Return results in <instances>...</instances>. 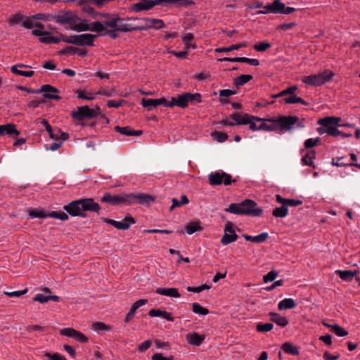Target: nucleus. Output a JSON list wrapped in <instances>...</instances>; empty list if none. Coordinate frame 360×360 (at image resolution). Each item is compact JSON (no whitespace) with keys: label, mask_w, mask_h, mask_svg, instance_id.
I'll list each match as a JSON object with an SVG mask.
<instances>
[{"label":"nucleus","mask_w":360,"mask_h":360,"mask_svg":"<svg viewBox=\"0 0 360 360\" xmlns=\"http://www.w3.org/2000/svg\"><path fill=\"white\" fill-rule=\"evenodd\" d=\"M154 200L155 198L152 195L142 193H122L114 195L110 193H105L101 198L103 202L108 203L111 205H129L136 202L141 205H150Z\"/></svg>","instance_id":"nucleus-1"},{"label":"nucleus","mask_w":360,"mask_h":360,"mask_svg":"<svg viewBox=\"0 0 360 360\" xmlns=\"http://www.w3.org/2000/svg\"><path fill=\"white\" fill-rule=\"evenodd\" d=\"M63 209L72 217H86V212L99 214L101 207L91 198L73 200L64 205Z\"/></svg>","instance_id":"nucleus-2"},{"label":"nucleus","mask_w":360,"mask_h":360,"mask_svg":"<svg viewBox=\"0 0 360 360\" xmlns=\"http://www.w3.org/2000/svg\"><path fill=\"white\" fill-rule=\"evenodd\" d=\"M226 212L235 214H243L252 217H259L263 210L257 207V203L252 200H245L240 203H231L229 207L225 209Z\"/></svg>","instance_id":"nucleus-3"},{"label":"nucleus","mask_w":360,"mask_h":360,"mask_svg":"<svg viewBox=\"0 0 360 360\" xmlns=\"http://www.w3.org/2000/svg\"><path fill=\"white\" fill-rule=\"evenodd\" d=\"M341 118L338 117L328 116L319 119L316 124L320 125L316 128V132L320 135L326 134L328 136H337L340 134V131L338 129L340 125Z\"/></svg>","instance_id":"nucleus-4"},{"label":"nucleus","mask_w":360,"mask_h":360,"mask_svg":"<svg viewBox=\"0 0 360 360\" xmlns=\"http://www.w3.org/2000/svg\"><path fill=\"white\" fill-rule=\"evenodd\" d=\"M82 19L71 11H60L58 13L57 23L65 25H68L71 30L78 32L77 27L80 25Z\"/></svg>","instance_id":"nucleus-5"},{"label":"nucleus","mask_w":360,"mask_h":360,"mask_svg":"<svg viewBox=\"0 0 360 360\" xmlns=\"http://www.w3.org/2000/svg\"><path fill=\"white\" fill-rule=\"evenodd\" d=\"M61 37L62 41L68 44L77 46H94V41L96 35L92 34H82L68 37L61 34Z\"/></svg>","instance_id":"nucleus-6"},{"label":"nucleus","mask_w":360,"mask_h":360,"mask_svg":"<svg viewBox=\"0 0 360 360\" xmlns=\"http://www.w3.org/2000/svg\"><path fill=\"white\" fill-rule=\"evenodd\" d=\"M209 184L211 186H219L224 184L225 186L231 184L232 182H235V179H232L230 174L224 172L222 170L216 171L211 172L208 175Z\"/></svg>","instance_id":"nucleus-7"},{"label":"nucleus","mask_w":360,"mask_h":360,"mask_svg":"<svg viewBox=\"0 0 360 360\" xmlns=\"http://www.w3.org/2000/svg\"><path fill=\"white\" fill-rule=\"evenodd\" d=\"M29 93L33 94H41L44 93L43 96L47 99H53L58 101L60 99V96L57 95L59 92V90L56 87L50 85V84H44L41 86L40 89H29L27 90Z\"/></svg>","instance_id":"nucleus-8"},{"label":"nucleus","mask_w":360,"mask_h":360,"mask_svg":"<svg viewBox=\"0 0 360 360\" xmlns=\"http://www.w3.org/2000/svg\"><path fill=\"white\" fill-rule=\"evenodd\" d=\"M78 32L92 31L101 33L105 30L104 25L99 21L89 23V20L83 19L80 21V25L77 27Z\"/></svg>","instance_id":"nucleus-9"},{"label":"nucleus","mask_w":360,"mask_h":360,"mask_svg":"<svg viewBox=\"0 0 360 360\" xmlns=\"http://www.w3.org/2000/svg\"><path fill=\"white\" fill-rule=\"evenodd\" d=\"M278 129L280 130L290 131L292 127L299 124V118L296 116H280L277 117Z\"/></svg>","instance_id":"nucleus-10"},{"label":"nucleus","mask_w":360,"mask_h":360,"mask_svg":"<svg viewBox=\"0 0 360 360\" xmlns=\"http://www.w3.org/2000/svg\"><path fill=\"white\" fill-rule=\"evenodd\" d=\"M71 115L73 118L82 121L86 118H94L96 113L94 110L87 105H84L78 107L77 110L71 112Z\"/></svg>","instance_id":"nucleus-11"},{"label":"nucleus","mask_w":360,"mask_h":360,"mask_svg":"<svg viewBox=\"0 0 360 360\" xmlns=\"http://www.w3.org/2000/svg\"><path fill=\"white\" fill-rule=\"evenodd\" d=\"M191 93L187 92L177 95L176 97H172L171 99V106H179L185 108L189 103L188 99L191 98Z\"/></svg>","instance_id":"nucleus-12"},{"label":"nucleus","mask_w":360,"mask_h":360,"mask_svg":"<svg viewBox=\"0 0 360 360\" xmlns=\"http://www.w3.org/2000/svg\"><path fill=\"white\" fill-rule=\"evenodd\" d=\"M60 333L63 335L72 338L82 343L86 342L88 340V338L84 334L73 328H63L60 330Z\"/></svg>","instance_id":"nucleus-13"},{"label":"nucleus","mask_w":360,"mask_h":360,"mask_svg":"<svg viewBox=\"0 0 360 360\" xmlns=\"http://www.w3.org/2000/svg\"><path fill=\"white\" fill-rule=\"evenodd\" d=\"M20 132L16 129L14 124H0V136L8 135L12 137H17Z\"/></svg>","instance_id":"nucleus-14"},{"label":"nucleus","mask_w":360,"mask_h":360,"mask_svg":"<svg viewBox=\"0 0 360 360\" xmlns=\"http://www.w3.org/2000/svg\"><path fill=\"white\" fill-rule=\"evenodd\" d=\"M153 8V4L150 0H141L139 2L134 4L131 6L130 10L135 12H141L142 11H148Z\"/></svg>","instance_id":"nucleus-15"},{"label":"nucleus","mask_w":360,"mask_h":360,"mask_svg":"<svg viewBox=\"0 0 360 360\" xmlns=\"http://www.w3.org/2000/svg\"><path fill=\"white\" fill-rule=\"evenodd\" d=\"M278 6H283L281 5V2L279 1H274L271 4H266V6H263L264 10L259 11L257 12L258 14H267V13H278L279 8Z\"/></svg>","instance_id":"nucleus-16"},{"label":"nucleus","mask_w":360,"mask_h":360,"mask_svg":"<svg viewBox=\"0 0 360 360\" xmlns=\"http://www.w3.org/2000/svg\"><path fill=\"white\" fill-rule=\"evenodd\" d=\"M334 74L328 70H324L316 75V86L323 85L330 81H331Z\"/></svg>","instance_id":"nucleus-17"},{"label":"nucleus","mask_w":360,"mask_h":360,"mask_svg":"<svg viewBox=\"0 0 360 360\" xmlns=\"http://www.w3.org/2000/svg\"><path fill=\"white\" fill-rule=\"evenodd\" d=\"M248 114H240L236 112H233L230 115V118L232 119L234 122H233V126L240 125V124H248L250 122L248 119Z\"/></svg>","instance_id":"nucleus-18"},{"label":"nucleus","mask_w":360,"mask_h":360,"mask_svg":"<svg viewBox=\"0 0 360 360\" xmlns=\"http://www.w3.org/2000/svg\"><path fill=\"white\" fill-rule=\"evenodd\" d=\"M266 121L268 122H266L264 120L263 121H262V123L259 125V128H260V130L270 131L278 129L277 118L269 119Z\"/></svg>","instance_id":"nucleus-19"},{"label":"nucleus","mask_w":360,"mask_h":360,"mask_svg":"<svg viewBox=\"0 0 360 360\" xmlns=\"http://www.w3.org/2000/svg\"><path fill=\"white\" fill-rule=\"evenodd\" d=\"M186 340L190 345L193 346H200L205 340L204 335H200L198 333H190L186 335Z\"/></svg>","instance_id":"nucleus-20"},{"label":"nucleus","mask_w":360,"mask_h":360,"mask_svg":"<svg viewBox=\"0 0 360 360\" xmlns=\"http://www.w3.org/2000/svg\"><path fill=\"white\" fill-rule=\"evenodd\" d=\"M135 224L134 219L130 214H127L123 221H116L115 228L119 230H127L131 224Z\"/></svg>","instance_id":"nucleus-21"},{"label":"nucleus","mask_w":360,"mask_h":360,"mask_svg":"<svg viewBox=\"0 0 360 360\" xmlns=\"http://www.w3.org/2000/svg\"><path fill=\"white\" fill-rule=\"evenodd\" d=\"M155 292L157 294L168 296L171 297H179L180 294L176 288H159L156 290Z\"/></svg>","instance_id":"nucleus-22"},{"label":"nucleus","mask_w":360,"mask_h":360,"mask_svg":"<svg viewBox=\"0 0 360 360\" xmlns=\"http://www.w3.org/2000/svg\"><path fill=\"white\" fill-rule=\"evenodd\" d=\"M115 130L117 132H119L125 136H139V135L142 134L141 130H134V129H131L128 126L123 127H120V126H116L115 127Z\"/></svg>","instance_id":"nucleus-23"},{"label":"nucleus","mask_w":360,"mask_h":360,"mask_svg":"<svg viewBox=\"0 0 360 360\" xmlns=\"http://www.w3.org/2000/svg\"><path fill=\"white\" fill-rule=\"evenodd\" d=\"M281 349L283 351L290 355L297 356L299 354L298 347L294 345L290 342H286L283 343L281 346Z\"/></svg>","instance_id":"nucleus-24"},{"label":"nucleus","mask_w":360,"mask_h":360,"mask_svg":"<svg viewBox=\"0 0 360 360\" xmlns=\"http://www.w3.org/2000/svg\"><path fill=\"white\" fill-rule=\"evenodd\" d=\"M296 307L295 300L292 298H285L280 301L278 304L279 310L291 309Z\"/></svg>","instance_id":"nucleus-25"},{"label":"nucleus","mask_w":360,"mask_h":360,"mask_svg":"<svg viewBox=\"0 0 360 360\" xmlns=\"http://www.w3.org/2000/svg\"><path fill=\"white\" fill-rule=\"evenodd\" d=\"M185 230L188 234L191 235L196 231H202V227L200 226L199 221H191L186 224Z\"/></svg>","instance_id":"nucleus-26"},{"label":"nucleus","mask_w":360,"mask_h":360,"mask_svg":"<svg viewBox=\"0 0 360 360\" xmlns=\"http://www.w3.org/2000/svg\"><path fill=\"white\" fill-rule=\"evenodd\" d=\"M269 316L271 320L280 326L285 327L288 323V321L286 318L280 316L277 313L271 312L269 314Z\"/></svg>","instance_id":"nucleus-27"},{"label":"nucleus","mask_w":360,"mask_h":360,"mask_svg":"<svg viewBox=\"0 0 360 360\" xmlns=\"http://www.w3.org/2000/svg\"><path fill=\"white\" fill-rule=\"evenodd\" d=\"M323 324L324 326H326V327L330 328L331 329V330L334 333H335L336 335H338L339 337H344L348 334V333L346 330H345L342 327H341L337 324L330 325V324L326 323L325 322H323Z\"/></svg>","instance_id":"nucleus-28"},{"label":"nucleus","mask_w":360,"mask_h":360,"mask_svg":"<svg viewBox=\"0 0 360 360\" xmlns=\"http://www.w3.org/2000/svg\"><path fill=\"white\" fill-rule=\"evenodd\" d=\"M283 103L285 104H292V103H302L303 105H306L307 103L300 97H297L295 95H288L286 96H284V98L282 99Z\"/></svg>","instance_id":"nucleus-29"},{"label":"nucleus","mask_w":360,"mask_h":360,"mask_svg":"<svg viewBox=\"0 0 360 360\" xmlns=\"http://www.w3.org/2000/svg\"><path fill=\"white\" fill-rule=\"evenodd\" d=\"M252 79L253 77L250 75H241L234 79L233 84L237 88H238L239 86L244 85Z\"/></svg>","instance_id":"nucleus-30"},{"label":"nucleus","mask_w":360,"mask_h":360,"mask_svg":"<svg viewBox=\"0 0 360 360\" xmlns=\"http://www.w3.org/2000/svg\"><path fill=\"white\" fill-rule=\"evenodd\" d=\"M315 158V152L314 150H311L309 152H307L305 155H303L302 158V162L303 165H309L315 167V165L313 162V159Z\"/></svg>","instance_id":"nucleus-31"},{"label":"nucleus","mask_w":360,"mask_h":360,"mask_svg":"<svg viewBox=\"0 0 360 360\" xmlns=\"http://www.w3.org/2000/svg\"><path fill=\"white\" fill-rule=\"evenodd\" d=\"M248 46L247 43H239L237 44L231 45L229 47H220L215 49V51L217 53L220 52H230L233 50H238L240 48L246 47Z\"/></svg>","instance_id":"nucleus-32"},{"label":"nucleus","mask_w":360,"mask_h":360,"mask_svg":"<svg viewBox=\"0 0 360 360\" xmlns=\"http://www.w3.org/2000/svg\"><path fill=\"white\" fill-rule=\"evenodd\" d=\"M335 273L344 281H351L355 276L356 271H352L350 270H338Z\"/></svg>","instance_id":"nucleus-33"},{"label":"nucleus","mask_w":360,"mask_h":360,"mask_svg":"<svg viewBox=\"0 0 360 360\" xmlns=\"http://www.w3.org/2000/svg\"><path fill=\"white\" fill-rule=\"evenodd\" d=\"M275 217L284 218L288 214V208L285 206L276 207L272 212Z\"/></svg>","instance_id":"nucleus-34"},{"label":"nucleus","mask_w":360,"mask_h":360,"mask_svg":"<svg viewBox=\"0 0 360 360\" xmlns=\"http://www.w3.org/2000/svg\"><path fill=\"white\" fill-rule=\"evenodd\" d=\"M238 235L236 233H224V236L221 238V243L224 245H226L236 241L238 239Z\"/></svg>","instance_id":"nucleus-35"},{"label":"nucleus","mask_w":360,"mask_h":360,"mask_svg":"<svg viewBox=\"0 0 360 360\" xmlns=\"http://www.w3.org/2000/svg\"><path fill=\"white\" fill-rule=\"evenodd\" d=\"M145 20L150 23L148 25L149 27L159 30L165 27V24L162 20L155 18H146Z\"/></svg>","instance_id":"nucleus-36"},{"label":"nucleus","mask_w":360,"mask_h":360,"mask_svg":"<svg viewBox=\"0 0 360 360\" xmlns=\"http://www.w3.org/2000/svg\"><path fill=\"white\" fill-rule=\"evenodd\" d=\"M103 16L108 17L109 19L103 22V25L110 27L113 29L116 27V24L122 21V19L119 17H110L108 14H103Z\"/></svg>","instance_id":"nucleus-37"},{"label":"nucleus","mask_w":360,"mask_h":360,"mask_svg":"<svg viewBox=\"0 0 360 360\" xmlns=\"http://www.w3.org/2000/svg\"><path fill=\"white\" fill-rule=\"evenodd\" d=\"M193 39L194 36L192 33H186L182 37L183 42L187 48L195 49L196 44L191 43Z\"/></svg>","instance_id":"nucleus-38"},{"label":"nucleus","mask_w":360,"mask_h":360,"mask_svg":"<svg viewBox=\"0 0 360 360\" xmlns=\"http://www.w3.org/2000/svg\"><path fill=\"white\" fill-rule=\"evenodd\" d=\"M141 105L148 108V110H151L153 108L158 106V100L152 98H143L141 100Z\"/></svg>","instance_id":"nucleus-39"},{"label":"nucleus","mask_w":360,"mask_h":360,"mask_svg":"<svg viewBox=\"0 0 360 360\" xmlns=\"http://www.w3.org/2000/svg\"><path fill=\"white\" fill-rule=\"evenodd\" d=\"M46 215V212L43 210L32 209L29 211V216L31 218L44 219Z\"/></svg>","instance_id":"nucleus-40"},{"label":"nucleus","mask_w":360,"mask_h":360,"mask_svg":"<svg viewBox=\"0 0 360 360\" xmlns=\"http://www.w3.org/2000/svg\"><path fill=\"white\" fill-rule=\"evenodd\" d=\"M193 311L195 314L200 315H207L209 310L207 308L202 307L199 303L194 302L192 304Z\"/></svg>","instance_id":"nucleus-41"},{"label":"nucleus","mask_w":360,"mask_h":360,"mask_svg":"<svg viewBox=\"0 0 360 360\" xmlns=\"http://www.w3.org/2000/svg\"><path fill=\"white\" fill-rule=\"evenodd\" d=\"M11 72L17 75L24 76L26 77H31L34 75V71H22L18 69V66H12L11 68Z\"/></svg>","instance_id":"nucleus-42"},{"label":"nucleus","mask_w":360,"mask_h":360,"mask_svg":"<svg viewBox=\"0 0 360 360\" xmlns=\"http://www.w3.org/2000/svg\"><path fill=\"white\" fill-rule=\"evenodd\" d=\"M143 28H138V27H129L127 24L122 23V21L120 22H117L116 24V27H115V30H118L120 32H130L132 30H141Z\"/></svg>","instance_id":"nucleus-43"},{"label":"nucleus","mask_w":360,"mask_h":360,"mask_svg":"<svg viewBox=\"0 0 360 360\" xmlns=\"http://www.w3.org/2000/svg\"><path fill=\"white\" fill-rule=\"evenodd\" d=\"M167 4H172L179 6L187 7L194 4L192 0H166Z\"/></svg>","instance_id":"nucleus-44"},{"label":"nucleus","mask_w":360,"mask_h":360,"mask_svg":"<svg viewBox=\"0 0 360 360\" xmlns=\"http://www.w3.org/2000/svg\"><path fill=\"white\" fill-rule=\"evenodd\" d=\"M23 26L27 29H31L34 26H36L39 28H44V25L41 23H34L33 22V18H25V20H23V23H22Z\"/></svg>","instance_id":"nucleus-45"},{"label":"nucleus","mask_w":360,"mask_h":360,"mask_svg":"<svg viewBox=\"0 0 360 360\" xmlns=\"http://www.w3.org/2000/svg\"><path fill=\"white\" fill-rule=\"evenodd\" d=\"M248 120H250V122H248V124L250 125V129L251 130H252V131L260 130V128H259V126L257 125V124L255 122V121L262 122V121H263V119L249 115Z\"/></svg>","instance_id":"nucleus-46"},{"label":"nucleus","mask_w":360,"mask_h":360,"mask_svg":"<svg viewBox=\"0 0 360 360\" xmlns=\"http://www.w3.org/2000/svg\"><path fill=\"white\" fill-rule=\"evenodd\" d=\"M212 137L216 139L218 142L222 143L228 139V135L224 132H220L214 131L212 133Z\"/></svg>","instance_id":"nucleus-47"},{"label":"nucleus","mask_w":360,"mask_h":360,"mask_svg":"<svg viewBox=\"0 0 360 360\" xmlns=\"http://www.w3.org/2000/svg\"><path fill=\"white\" fill-rule=\"evenodd\" d=\"M274 325L271 323H259L257 325V330L259 332H268L273 329Z\"/></svg>","instance_id":"nucleus-48"},{"label":"nucleus","mask_w":360,"mask_h":360,"mask_svg":"<svg viewBox=\"0 0 360 360\" xmlns=\"http://www.w3.org/2000/svg\"><path fill=\"white\" fill-rule=\"evenodd\" d=\"M148 300L146 299H140L138 301L135 302L132 306L131 307L129 311L134 313L135 314L136 311L141 306L147 304Z\"/></svg>","instance_id":"nucleus-49"},{"label":"nucleus","mask_w":360,"mask_h":360,"mask_svg":"<svg viewBox=\"0 0 360 360\" xmlns=\"http://www.w3.org/2000/svg\"><path fill=\"white\" fill-rule=\"evenodd\" d=\"M210 288H211V285H207V284H203V285H202L200 286H198V287H191V286H188L186 288V290L188 292H193L199 293V292H202L204 290H209Z\"/></svg>","instance_id":"nucleus-50"},{"label":"nucleus","mask_w":360,"mask_h":360,"mask_svg":"<svg viewBox=\"0 0 360 360\" xmlns=\"http://www.w3.org/2000/svg\"><path fill=\"white\" fill-rule=\"evenodd\" d=\"M271 44L267 41H262L254 45V49L257 51H265L270 48Z\"/></svg>","instance_id":"nucleus-51"},{"label":"nucleus","mask_w":360,"mask_h":360,"mask_svg":"<svg viewBox=\"0 0 360 360\" xmlns=\"http://www.w3.org/2000/svg\"><path fill=\"white\" fill-rule=\"evenodd\" d=\"M90 4H89L87 0H85V3H84L83 5V11L93 17H95L98 13L95 11L94 8L90 6Z\"/></svg>","instance_id":"nucleus-52"},{"label":"nucleus","mask_w":360,"mask_h":360,"mask_svg":"<svg viewBox=\"0 0 360 360\" xmlns=\"http://www.w3.org/2000/svg\"><path fill=\"white\" fill-rule=\"evenodd\" d=\"M240 63H248L250 65L257 66L259 65V60L256 58H249L246 57H240Z\"/></svg>","instance_id":"nucleus-53"},{"label":"nucleus","mask_w":360,"mask_h":360,"mask_svg":"<svg viewBox=\"0 0 360 360\" xmlns=\"http://www.w3.org/2000/svg\"><path fill=\"white\" fill-rule=\"evenodd\" d=\"M278 276V272L276 271H271L267 274L264 275L263 280L264 283L271 282L275 280Z\"/></svg>","instance_id":"nucleus-54"},{"label":"nucleus","mask_w":360,"mask_h":360,"mask_svg":"<svg viewBox=\"0 0 360 360\" xmlns=\"http://www.w3.org/2000/svg\"><path fill=\"white\" fill-rule=\"evenodd\" d=\"M27 292V289H24L22 290L13 291V292H4V294L10 297H18L22 295H25Z\"/></svg>","instance_id":"nucleus-55"},{"label":"nucleus","mask_w":360,"mask_h":360,"mask_svg":"<svg viewBox=\"0 0 360 360\" xmlns=\"http://www.w3.org/2000/svg\"><path fill=\"white\" fill-rule=\"evenodd\" d=\"M44 356H46L49 359V360H67L64 356L61 355L59 353H46Z\"/></svg>","instance_id":"nucleus-56"},{"label":"nucleus","mask_w":360,"mask_h":360,"mask_svg":"<svg viewBox=\"0 0 360 360\" xmlns=\"http://www.w3.org/2000/svg\"><path fill=\"white\" fill-rule=\"evenodd\" d=\"M281 5L283 6H278L279 8V13H283L285 15H289L292 13H293L295 11V8L292 7H286L283 3L281 2Z\"/></svg>","instance_id":"nucleus-57"},{"label":"nucleus","mask_w":360,"mask_h":360,"mask_svg":"<svg viewBox=\"0 0 360 360\" xmlns=\"http://www.w3.org/2000/svg\"><path fill=\"white\" fill-rule=\"evenodd\" d=\"M297 89V86H291L290 87H288L287 89L283 90L282 91L279 92V96H286L288 95H295L294 93Z\"/></svg>","instance_id":"nucleus-58"},{"label":"nucleus","mask_w":360,"mask_h":360,"mask_svg":"<svg viewBox=\"0 0 360 360\" xmlns=\"http://www.w3.org/2000/svg\"><path fill=\"white\" fill-rule=\"evenodd\" d=\"M269 237V233L266 232H263L257 236H255V243H262L264 242Z\"/></svg>","instance_id":"nucleus-59"},{"label":"nucleus","mask_w":360,"mask_h":360,"mask_svg":"<svg viewBox=\"0 0 360 360\" xmlns=\"http://www.w3.org/2000/svg\"><path fill=\"white\" fill-rule=\"evenodd\" d=\"M77 48L73 46H66L65 49L59 51L60 55H69L76 53Z\"/></svg>","instance_id":"nucleus-60"},{"label":"nucleus","mask_w":360,"mask_h":360,"mask_svg":"<svg viewBox=\"0 0 360 360\" xmlns=\"http://www.w3.org/2000/svg\"><path fill=\"white\" fill-rule=\"evenodd\" d=\"M34 301L39 302L40 303H46L49 301V295H44L42 294H37L33 298Z\"/></svg>","instance_id":"nucleus-61"},{"label":"nucleus","mask_w":360,"mask_h":360,"mask_svg":"<svg viewBox=\"0 0 360 360\" xmlns=\"http://www.w3.org/2000/svg\"><path fill=\"white\" fill-rule=\"evenodd\" d=\"M25 18V16L23 15H21L20 14H16V15H14L10 20V22L11 24H16V23H18L20 22H23V20Z\"/></svg>","instance_id":"nucleus-62"},{"label":"nucleus","mask_w":360,"mask_h":360,"mask_svg":"<svg viewBox=\"0 0 360 360\" xmlns=\"http://www.w3.org/2000/svg\"><path fill=\"white\" fill-rule=\"evenodd\" d=\"M236 94V91L230 89H221L219 90V94L220 97H229Z\"/></svg>","instance_id":"nucleus-63"},{"label":"nucleus","mask_w":360,"mask_h":360,"mask_svg":"<svg viewBox=\"0 0 360 360\" xmlns=\"http://www.w3.org/2000/svg\"><path fill=\"white\" fill-rule=\"evenodd\" d=\"M152 360H172V357H165L162 353H155L152 356Z\"/></svg>","instance_id":"nucleus-64"}]
</instances>
